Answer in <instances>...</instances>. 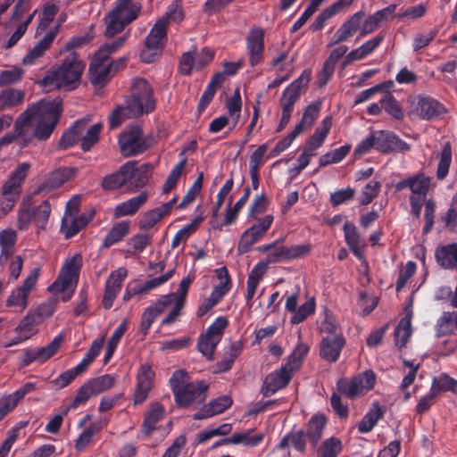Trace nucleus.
<instances>
[{"instance_id":"nucleus-49","label":"nucleus","mask_w":457,"mask_h":457,"mask_svg":"<svg viewBox=\"0 0 457 457\" xmlns=\"http://www.w3.org/2000/svg\"><path fill=\"white\" fill-rule=\"evenodd\" d=\"M455 312H444L436 324V336L442 337L453 333Z\"/></svg>"},{"instance_id":"nucleus-64","label":"nucleus","mask_w":457,"mask_h":457,"mask_svg":"<svg viewBox=\"0 0 457 457\" xmlns=\"http://www.w3.org/2000/svg\"><path fill=\"white\" fill-rule=\"evenodd\" d=\"M218 344L219 342H216L210 337H206V335L204 333L201 334L198 338L197 349L208 360H212L213 353Z\"/></svg>"},{"instance_id":"nucleus-39","label":"nucleus","mask_w":457,"mask_h":457,"mask_svg":"<svg viewBox=\"0 0 457 457\" xmlns=\"http://www.w3.org/2000/svg\"><path fill=\"white\" fill-rule=\"evenodd\" d=\"M129 36V33H127L111 42L103 44L95 54L96 61H109L110 56L118 52L125 45Z\"/></svg>"},{"instance_id":"nucleus-40","label":"nucleus","mask_w":457,"mask_h":457,"mask_svg":"<svg viewBox=\"0 0 457 457\" xmlns=\"http://www.w3.org/2000/svg\"><path fill=\"white\" fill-rule=\"evenodd\" d=\"M129 232V221H120L116 223L105 236L103 247L109 248L112 245L121 241Z\"/></svg>"},{"instance_id":"nucleus-2","label":"nucleus","mask_w":457,"mask_h":457,"mask_svg":"<svg viewBox=\"0 0 457 457\" xmlns=\"http://www.w3.org/2000/svg\"><path fill=\"white\" fill-rule=\"evenodd\" d=\"M34 126V137L40 142L47 141L58 125L62 112V99H42L28 107Z\"/></svg>"},{"instance_id":"nucleus-38","label":"nucleus","mask_w":457,"mask_h":457,"mask_svg":"<svg viewBox=\"0 0 457 457\" xmlns=\"http://www.w3.org/2000/svg\"><path fill=\"white\" fill-rule=\"evenodd\" d=\"M343 230L345 234V239L349 249L358 259L362 258V253L360 250L361 236L357 230L356 226L350 221H345Z\"/></svg>"},{"instance_id":"nucleus-8","label":"nucleus","mask_w":457,"mask_h":457,"mask_svg":"<svg viewBox=\"0 0 457 457\" xmlns=\"http://www.w3.org/2000/svg\"><path fill=\"white\" fill-rule=\"evenodd\" d=\"M81 262L82 259L79 254H75L74 256L67 259L63 263L57 278L51 286H49L48 290L53 294H64L67 290L71 288V292L62 297L64 302L70 300L74 290V287L79 280Z\"/></svg>"},{"instance_id":"nucleus-45","label":"nucleus","mask_w":457,"mask_h":457,"mask_svg":"<svg viewBox=\"0 0 457 457\" xmlns=\"http://www.w3.org/2000/svg\"><path fill=\"white\" fill-rule=\"evenodd\" d=\"M452 162V146L450 142H445L442 147L439 162L436 169V179L443 180L446 178L449 172L450 165Z\"/></svg>"},{"instance_id":"nucleus-58","label":"nucleus","mask_w":457,"mask_h":457,"mask_svg":"<svg viewBox=\"0 0 457 457\" xmlns=\"http://www.w3.org/2000/svg\"><path fill=\"white\" fill-rule=\"evenodd\" d=\"M58 11L59 7L55 4L47 3L44 6L42 18L37 25L36 35H39L48 29L50 23L54 20Z\"/></svg>"},{"instance_id":"nucleus-52","label":"nucleus","mask_w":457,"mask_h":457,"mask_svg":"<svg viewBox=\"0 0 457 457\" xmlns=\"http://www.w3.org/2000/svg\"><path fill=\"white\" fill-rule=\"evenodd\" d=\"M187 165V158L183 157L170 170L163 185V193L168 194L176 187L182 171Z\"/></svg>"},{"instance_id":"nucleus-59","label":"nucleus","mask_w":457,"mask_h":457,"mask_svg":"<svg viewBox=\"0 0 457 457\" xmlns=\"http://www.w3.org/2000/svg\"><path fill=\"white\" fill-rule=\"evenodd\" d=\"M42 319L36 312H29L16 327L15 331L19 334L31 335L33 328L41 324Z\"/></svg>"},{"instance_id":"nucleus-61","label":"nucleus","mask_w":457,"mask_h":457,"mask_svg":"<svg viewBox=\"0 0 457 457\" xmlns=\"http://www.w3.org/2000/svg\"><path fill=\"white\" fill-rule=\"evenodd\" d=\"M203 181H204V173L200 172L197 176L196 179L193 183L192 187L189 188L187 193L184 195L182 198V201L179 204L178 208L183 209L187 204L193 203L196 196L201 192L202 187H203Z\"/></svg>"},{"instance_id":"nucleus-10","label":"nucleus","mask_w":457,"mask_h":457,"mask_svg":"<svg viewBox=\"0 0 457 457\" xmlns=\"http://www.w3.org/2000/svg\"><path fill=\"white\" fill-rule=\"evenodd\" d=\"M115 381V377L111 374H104L88 379L78 389L75 397L67 407L65 413L70 409H76L85 404L91 396H96L109 390L114 386Z\"/></svg>"},{"instance_id":"nucleus-14","label":"nucleus","mask_w":457,"mask_h":457,"mask_svg":"<svg viewBox=\"0 0 457 457\" xmlns=\"http://www.w3.org/2000/svg\"><path fill=\"white\" fill-rule=\"evenodd\" d=\"M208 385L203 380L191 381L174 395L178 407L187 408L194 403H203L206 398Z\"/></svg>"},{"instance_id":"nucleus-9","label":"nucleus","mask_w":457,"mask_h":457,"mask_svg":"<svg viewBox=\"0 0 457 457\" xmlns=\"http://www.w3.org/2000/svg\"><path fill=\"white\" fill-rule=\"evenodd\" d=\"M81 262L82 259L79 254H75L74 256L67 259L63 263L57 278L51 286H49L48 290L53 294H64L67 290L71 288V292L62 297L64 302L70 300L74 290V287L79 280Z\"/></svg>"},{"instance_id":"nucleus-23","label":"nucleus","mask_w":457,"mask_h":457,"mask_svg":"<svg viewBox=\"0 0 457 457\" xmlns=\"http://www.w3.org/2000/svg\"><path fill=\"white\" fill-rule=\"evenodd\" d=\"M431 178L426 176L423 172H419L407 179H402L395 184L397 192L409 188L411 191V195H419L426 197L430 187Z\"/></svg>"},{"instance_id":"nucleus-18","label":"nucleus","mask_w":457,"mask_h":457,"mask_svg":"<svg viewBox=\"0 0 457 457\" xmlns=\"http://www.w3.org/2000/svg\"><path fill=\"white\" fill-rule=\"evenodd\" d=\"M155 372L148 364H142L137 375V385L134 391L133 401L135 404H141L148 398L154 387Z\"/></svg>"},{"instance_id":"nucleus-16","label":"nucleus","mask_w":457,"mask_h":457,"mask_svg":"<svg viewBox=\"0 0 457 457\" xmlns=\"http://www.w3.org/2000/svg\"><path fill=\"white\" fill-rule=\"evenodd\" d=\"M272 215H266L258 223L253 224L241 236L238 251L245 253L250 251L252 245L261 240L273 222Z\"/></svg>"},{"instance_id":"nucleus-57","label":"nucleus","mask_w":457,"mask_h":457,"mask_svg":"<svg viewBox=\"0 0 457 457\" xmlns=\"http://www.w3.org/2000/svg\"><path fill=\"white\" fill-rule=\"evenodd\" d=\"M308 351L309 348L307 345L303 344L298 345L288 356L287 363L282 367H287V369L289 370L290 374H292L293 370H297L301 366L305 355L308 353Z\"/></svg>"},{"instance_id":"nucleus-32","label":"nucleus","mask_w":457,"mask_h":457,"mask_svg":"<svg viewBox=\"0 0 457 457\" xmlns=\"http://www.w3.org/2000/svg\"><path fill=\"white\" fill-rule=\"evenodd\" d=\"M327 425V418L324 414H314L310 419L304 433L311 441L312 448H316Z\"/></svg>"},{"instance_id":"nucleus-22","label":"nucleus","mask_w":457,"mask_h":457,"mask_svg":"<svg viewBox=\"0 0 457 457\" xmlns=\"http://www.w3.org/2000/svg\"><path fill=\"white\" fill-rule=\"evenodd\" d=\"M128 271L125 268H119L111 272L105 283L104 295L102 304L105 310L112 308L114 299L120 293L123 280L127 277Z\"/></svg>"},{"instance_id":"nucleus-37","label":"nucleus","mask_w":457,"mask_h":457,"mask_svg":"<svg viewBox=\"0 0 457 457\" xmlns=\"http://www.w3.org/2000/svg\"><path fill=\"white\" fill-rule=\"evenodd\" d=\"M385 411V407L380 406L378 403H374L372 408L369 410L359 422L358 431L362 434L371 431L378 421L383 418Z\"/></svg>"},{"instance_id":"nucleus-17","label":"nucleus","mask_w":457,"mask_h":457,"mask_svg":"<svg viewBox=\"0 0 457 457\" xmlns=\"http://www.w3.org/2000/svg\"><path fill=\"white\" fill-rule=\"evenodd\" d=\"M246 54L251 67L261 64L264 60V30L252 29L245 38Z\"/></svg>"},{"instance_id":"nucleus-55","label":"nucleus","mask_w":457,"mask_h":457,"mask_svg":"<svg viewBox=\"0 0 457 457\" xmlns=\"http://www.w3.org/2000/svg\"><path fill=\"white\" fill-rule=\"evenodd\" d=\"M308 351L309 348L307 345L303 344L298 345L288 356L287 363L282 367H287V369L289 370L290 374H292L293 370H297L301 366L305 355L308 353Z\"/></svg>"},{"instance_id":"nucleus-19","label":"nucleus","mask_w":457,"mask_h":457,"mask_svg":"<svg viewBox=\"0 0 457 457\" xmlns=\"http://www.w3.org/2000/svg\"><path fill=\"white\" fill-rule=\"evenodd\" d=\"M63 341L64 337L59 334L46 346L25 349L23 351V364L28 366L35 361L40 363L46 361L57 353Z\"/></svg>"},{"instance_id":"nucleus-4","label":"nucleus","mask_w":457,"mask_h":457,"mask_svg":"<svg viewBox=\"0 0 457 457\" xmlns=\"http://www.w3.org/2000/svg\"><path fill=\"white\" fill-rule=\"evenodd\" d=\"M140 3L132 0H116V5L104 18L106 29L104 35L112 37L121 32L124 28L135 21L140 12Z\"/></svg>"},{"instance_id":"nucleus-51","label":"nucleus","mask_w":457,"mask_h":457,"mask_svg":"<svg viewBox=\"0 0 457 457\" xmlns=\"http://www.w3.org/2000/svg\"><path fill=\"white\" fill-rule=\"evenodd\" d=\"M253 428H250L242 433H234L231 436L233 445L243 444L245 446L255 447L259 445L264 438V434H257L252 436Z\"/></svg>"},{"instance_id":"nucleus-62","label":"nucleus","mask_w":457,"mask_h":457,"mask_svg":"<svg viewBox=\"0 0 457 457\" xmlns=\"http://www.w3.org/2000/svg\"><path fill=\"white\" fill-rule=\"evenodd\" d=\"M190 382V376L187 370H175L169 379V385L173 393V395H175V392H177V390H180L181 388H183V386H186Z\"/></svg>"},{"instance_id":"nucleus-12","label":"nucleus","mask_w":457,"mask_h":457,"mask_svg":"<svg viewBox=\"0 0 457 457\" xmlns=\"http://www.w3.org/2000/svg\"><path fill=\"white\" fill-rule=\"evenodd\" d=\"M376 382V375L373 370H365L362 374L353 377L351 379L341 378L337 381V390L351 400L373 388Z\"/></svg>"},{"instance_id":"nucleus-26","label":"nucleus","mask_w":457,"mask_h":457,"mask_svg":"<svg viewBox=\"0 0 457 457\" xmlns=\"http://www.w3.org/2000/svg\"><path fill=\"white\" fill-rule=\"evenodd\" d=\"M58 34V27L49 30L23 57L24 65H33L50 48Z\"/></svg>"},{"instance_id":"nucleus-29","label":"nucleus","mask_w":457,"mask_h":457,"mask_svg":"<svg viewBox=\"0 0 457 457\" xmlns=\"http://www.w3.org/2000/svg\"><path fill=\"white\" fill-rule=\"evenodd\" d=\"M167 36V21L159 20L151 29L149 34L145 37V48L152 49L153 51H160L163 48V40Z\"/></svg>"},{"instance_id":"nucleus-15","label":"nucleus","mask_w":457,"mask_h":457,"mask_svg":"<svg viewBox=\"0 0 457 457\" xmlns=\"http://www.w3.org/2000/svg\"><path fill=\"white\" fill-rule=\"evenodd\" d=\"M125 164H129L126 170V190L135 192L144 187L152 176L154 166L150 163H144L139 167H136L137 162L129 161Z\"/></svg>"},{"instance_id":"nucleus-25","label":"nucleus","mask_w":457,"mask_h":457,"mask_svg":"<svg viewBox=\"0 0 457 457\" xmlns=\"http://www.w3.org/2000/svg\"><path fill=\"white\" fill-rule=\"evenodd\" d=\"M345 344L343 335L327 336L320 344V355L328 362H336Z\"/></svg>"},{"instance_id":"nucleus-56","label":"nucleus","mask_w":457,"mask_h":457,"mask_svg":"<svg viewBox=\"0 0 457 457\" xmlns=\"http://www.w3.org/2000/svg\"><path fill=\"white\" fill-rule=\"evenodd\" d=\"M308 351L309 348L307 345L303 344L298 345L288 356L287 363L282 367H287V369L289 370L290 374H292L293 370H297L301 366L305 355L308 353Z\"/></svg>"},{"instance_id":"nucleus-28","label":"nucleus","mask_w":457,"mask_h":457,"mask_svg":"<svg viewBox=\"0 0 457 457\" xmlns=\"http://www.w3.org/2000/svg\"><path fill=\"white\" fill-rule=\"evenodd\" d=\"M419 116L427 120L441 117L446 112L445 106L429 96H420L416 107Z\"/></svg>"},{"instance_id":"nucleus-48","label":"nucleus","mask_w":457,"mask_h":457,"mask_svg":"<svg viewBox=\"0 0 457 457\" xmlns=\"http://www.w3.org/2000/svg\"><path fill=\"white\" fill-rule=\"evenodd\" d=\"M102 123H96L86 129L80 138V147L83 152H88L99 141Z\"/></svg>"},{"instance_id":"nucleus-27","label":"nucleus","mask_w":457,"mask_h":457,"mask_svg":"<svg viewBox=\"0 0 457 457\" xmlns=\"http://www.w3.org/2000/svg\"><path fill=\"white\" fill-rule=\"evenodd\" d=\"M89 121L90 119L82 118L73 122L61 136L58 147L66 150L79 143Z\"/></svg>"},{"instance_id":"nucleus-24","label":"nucleus","mask_w":457,"mask_h":457,"mask_svg":"<svg viewBox=\"0 0 457 457\" xmlns=\"http://www.w3.org/2000/svg\"><path fill=\"white\" fill-rule=\"evenodd\" d=\"M30 111L28 108L19 116L13 125L18 144L21 148L30 145L36 137H34V126L29 116Z\"/></svg>"},{"instance_id":"nucleus-34","label":"nucleus","mask_w":457,"mask_h":457,"mask_svg":"<svg viewBox=\"0 0 457 457\" xmlns=\"http://www.w3.org/2000/svg\"><path fill=\"white\" fill-rule=\"evenodd\" d=\"M164 407L160 403H154L145 414L142 432L149 436L155 429L156 424L163 419Z\"/></svg>"},{"instance_id":"nucleus-47","label":"nucleus","mask_w":457,"mask_h":457,"mask_svg":"<svg viewBox=\"0 0 457 457\" xmlns=\"http://www.w3.org/2000/svg\"><path fill=\"white\" fill-rule=\"evenodd\" d=\"M380 104L384 111L394 119L402 120L404 118V112L402 106L391 93H386L381 98Z\"/></svg>"},{"instance_id":"nucleus-7","label":"nucleus","mask_w":457,"mask_h":457,"mask_svg":"<svg viewBox=\"0 0 457 457\" xmlns=\"http://www.w3.org/2000/svg\"><path fill=\"white\" fill-rule=\"evenodd\" d=\"M29 168L30 164L29 162L19 164L4 183L0 199V209L4 213L9 212L19 200L21 194V185L27 177Z\"/></svg>"},{"instance_id":"nucleus-13","label":"nucleus","mask_w":457,"mask_h":457,"mask_svg":"<svg viewBox=\"0 0 457 457\" xmlns=\"http://www.w3.org/2000/svg\"><path fill=\"white\" fill-rule=\"evenodd\" d=\"M311 71L306 69L292 81L283 91L279 103L282 111H294L295 103L300 99L311 79Z\"/></svg>"},{"instance_id":"nucleus-31","label":"nucleus","mask_w":457,"mask_h":457,"mask_svg":"<svg viewBox=\"0 0 457 457\" xmlns=\"http://www.w3.org/2000/svg\"><path fill=\"white\" fill-rule=\"evenodd\" d=\"M147 192H141L138 195L116 205L114 209V216L116 218H120L124 216L134 215L141 208V206L147 201Z\"/></svg>"},{"instance_id":"nucleus-46","label":"nucleus","mask_w":457,"mask_h":457,"mask_svg":"<svg viewBox=\"0 0 457 457\" xmlns=\"http://www.w3.org/2000/svg\"><path fill=\"white\" fill-rule=\"evenodd\" d=\"M138 117L140 116L132 114L130 105L125 102V104L118 105L112 111L108 118L109 126L111 129H117L125 120Z\"/></svg>"},{"instance_id":"nucleus-63","label":"nucleus","mask_w":457,"mask_h":457,"mask_svg":"<svg viewBox=\"0 0 457 457\" xmlns=\"http://www.w3.org/2000/svg\"><path fill=\"white\" fill-rule=\"evenodd\" d=\"M217 278L220 280V283L214 286L213 289L224 296L229 292L232 282L228 270L226 266H222L215 270Z\"/></svg>"},{"instance_id":"nucleus-44","label":"nucleus","mask_w":457,"mask_h":457,"mask_svg":"<svg viewBox=\"0 0 457 457\" xmlns=\"http://www.w3.org/2000/svg\"><path fill=\"white\" fill-rule=\"evenodd\" d=\"M129 167V164H123L118 171L106 175L102 181L103 188L105 190H116L124 187L126 189L125 172Z\"/></svg>"},{"instance_id":"nucleus-60","label":"nucleus","mask_w":457,"mask_h":457,"mask_svg":"<svg viewBox=\"0 0 457 457\" xmlns=\"http://www.w3.org/2000/svg\"><path fill=\"white\" fill-rule=\"evenodd\" d=\"M228 319L224 316H220L216 318L215 320L208 327L204 334L206 335V337H210L213 338L216 342L220 343L223 332L225 328L228 327Z\"/></svg>"},{"instance_id":"nucleus-20","label":"nucleus","mask_w":457,"mask_h":457,"mask_svg":"<svg viewBox=\"0 0 457 457\" xmlns=\"http://www.w3.org/2000/svg\"><path fill=\"white\" fill-rule=\"evenodd\" d=\"M39 273L40 268H35L30 271L22 286L13 290L8 296L6 300L7 307L21 306L22 309L27 307L29 294L36 286Z\"/></svg>"},{"instance_id":"nucleus-21","label":"nucleus","mask_w":457,"mask_h":457,"mask_svg":"<svg viewBox=\"0 0 457 457\" xmlns=\"http://www.w3.org/2000/svg\"><path fill=\"white\" fill-rule=\"evenodd\" d=\"M292 374L287 367H280L265 377L261 392L268 397L285 388L290 382Z\"/></svg>"},{"instance_id":"nucleus-42","label":"nucleus","mask_w":457,"mask_h":457,"mask_svg":"<svg viewBox=\"0 0 457 457\" xmlns=\"http://www.w3.org/2000/svg\"><path fill=\"white\" fill-rule=\"evenodd\" d=\"M24 92L15 88H6L0 91V111L13 108L23 102Z\"/></svg>"},{"instance_id":"nucleus-54","label":"nucleus","mask_w":457,"mask_h":457,"mask_svg":"<svg viewBox=\"0 0 457 457\" xmlns=\"http://www.w3.org/2000/svg\"><path fill=\"white\" fill-rule=\"evenodd\" d=\"M165 216L159 207L145 212L138 221V228L140 230L147 231Z\"/></svg>"},{"instance_id":"nucleus-3","label":"nucleus","mask_w":457,"mask_h":457,"mask_svg":"<svg viewBox=\"0 0 457 457\" xmlns=\"http://www.w3.org/2000/svg\"><path fill=\"white\" fill-rule=\"evenodd\" d=\"M388 154L392 153H405L411 150V145L400 138L395 132L386 129L371 130L354 148V155H363L370 150Z\"/></svg>"},{"instance_id":"nucleus-36","label":"nucleus","mask_w":457,"mask_h":457,"mask_svg":"<svg viewBox=\"0 0 457 457\" xmlns=\"http://www.w3.org/2000/svg\"><path fill=\"white\" fill-rule=\"evenodd\" d=\"M112 62L109 61H96V56L95 55L90 66V81L93 85H101L103 84L109 76V73L112 70Z\"/></svg>"},{"instance_id":"nucleus-11","label":"nucleus","mask_w":457,"mask_h":457,"mask_svg":"<svg viewBox=\"0 0 457 457\" xmlns=\"http://www.w3.org/2000/svg\"><path fill=\"white\" fill-rule=\"evenodd\" d=\"M30 199L23 200L18 214V228L26 229L32 221L40 228L45 229L51 213V204L48 200H44L37 207H30Z\"/></svg>"},{"instance_id":"nucleus-6","label":"nucleus","mask_w":457,"mask_h":457,"mask_svg":"<svg viewBox=\"0 0 457 457\" xmlns=\"http://www.w3.org/2000/svg\"><path fill=\"white\" fill-rule=\"evenodd\" d=\"M154 141L153 137L144 136L138 124L129 126L118 137L120 154L126 158L144 154L154 145Z\"/></svg>"},{"instance_id":"nucleus-53","label":"nucleus","mask_w":457,"mask_h":457,"mask_svg":"<svg viewBox=\"0 0 457 457\" xmlns=\"http://www.w3.org/2000/svg\"><path fill=\"white\" fill-rule=\"evenodd\" d=\"M278 240L272 244L265 245L261 247L262 252H267L266 262L267 263H278L287 261L285 253V246H278Z\"/></svg>"},{"instance_id":"nucleus-35","label":"nucleus","mask_w":457,"mask_h":457,"mask_svg":"<svg viewBox=\"0 0 457 457\" xmlns=\"http://www.w3.org/2000/svg\"><path fill=\"white\" fill-rule=\"evenodd\" d=\"M93 214L82 213L79 217L72 219L71 222L63 218L61 224V231H62L67 239L71 238L82 230L92 220Z\"/></svg>"},{"instance_id":"nucleus-1","label":"nucleus","mask_w":457,"mask_h":457,"mask_svg":"<svg viewBox=\"0 0 457 457\" xmlns=\"http://www.w3.org/2000/svg\"><path fill=\"white\" fill-rule=\"evenodd\" d=\"M86 64L76 52H70L58 65L51 67L39 84L48 90H73L78 87Z\"/></svg>"},{"instance_id":"nucleus-50","label":"nucleus","mask_w":457,"mask_h":457,"mask_svg":"<svg viewBox=\"0 0 457 457\" xmlns=\"http://www.w3.org/2000/svg\"><path fill=\"white\" fill-rule=\"evenodd\" d=\"M342 442L339 438L331 436L323 441L317 449L318 457H337L342 452Z\"/></svg>"},{"instance_id":"nucleus-43","label":"nucleus","mask_w":457,"mask_h":457,"mask_svg":"<svg viewBox=\"0 0 457 457\" xmlns=\"http://www.w3.org/2000/svg\"><path fill=\"white\" fill-rule=\"evenodd\" d=\"M430 390L438 396L443 392H452L457 395V380L447 374H441L433 378Z\"/></svg>"},{"instance_id":"nucleus-33","label":"nucleus","mask_w":457,"mask_h":457,"mask_svg":"<svg viewBox=\"0 0 457 457\" xmlns=\"http://www.w3.org/2000/svg\"><path fill=\"white\" fill-rule=\"evenodd\" d=\"M405 316L402 318L395 329V345L402 348L407 344L411 335L412 311L411 306L404 309Z\"/></svg>"},{"instance_id":"nucleus-41","label":"nucleus","mask_w":457,"mask_h":457,"mask_svg":"<svg viewBox=\"0 0 457 457\" xmlns=\"http://www.w3.org/2000/svg\"><path fill=\"white\" fill-rule=\"evenodd\" d=\"M129 320L124 319L119 326L115 328L112 335L108 340L106 351L104 357V363L106 364L112 359L121 337L128 329Z\"/></svg>"},{"instance_id":"nucleus-30","label":"nucleus","mask_w":457,"mask_h":457,"mask_svg":"<svg viewBox=\"0 0 457 457\" xmlns=\"http://www.w3.org/2000/svg\"><path fill=\"white\" fill-rule=\"evenodd\" d=\"M436 262L445 270L457 268V243H452L437 247L435 252Z\"/></svg>"},{"instance_id":"nucleus-5","label":"nucleus","mask_w":457,"mask_h":457,"mask_svg":"<svg viewBox=\"0 0 457 457\" xmlns=\"http://www.w3.org/2000/svg\"><path fill=\"white\" fill-rule=\"evenodd\" d=\"M126 103L130 105V112L134 115L142 116L155 110L156 100L154 97V89L145 79H133L131 94L126 99Z\"/></svg>"}]
</instances>
